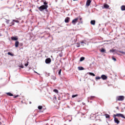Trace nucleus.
<instances>
[{
    "label": "nucleus",
    "mask_w": 125,
    "mask_h": 125,
    "mask_svg": "<svg viewBox=\"0 0 125 125\" xmlns=\"http://www.w3.org/2000/svg\"><path fill=\"white\" fill-rule=\"evenodd\" d=\"M116 117H120L121 118H123V119H125V115H124V114H123L117 113L116 114H114L113 118L114 119V123H115V124H117V125H119V124H120V121H119V119H118Z\"/></svg>",
    "instance_id": "f257e3e1"
},
{
    "label": "nucleus",
    "mask_w": 125,
    "mask_h": 125,
    "mask_svg": "<svg viewBox=\"0 0 125 125\" xmlns=\"http://www.w3.org/2000/svg\"><path fill=\"white\" fill-rule=\"evenodd\" d=\"M48 8V5H42L40 7H39L38 8V9L39 10H40V11H43V10H46V11H48L47 10Z\"/></svg>",
    "instance_id": "f03ea898"
},
{
    "label": "nucleus",
    "mask_w": 125,
    "mask_h": 125,
    "mask_svg": "<svg viewBox=\"0 0 125 125\" xmlns=\"http://www.w3.org/2000/svg\"><path fill=\"white\" fill-rule=\"evenodd\" d=\"M124 100H125V96H119L116 98V101H124Z\"/></svg>",
    "instance_id": "7ed1b4c3"
},
{
    "label": "nucleus",
    "mask_w": 125,
    "mask_h": 125,
    "mask_svg": "<svg viewBox=\"0 0 125 125\" xmlns=\"http://www.w3.org/2000/svg\"><path fill=\"white\" fill-rule=\"evenodd\" d=\"M78 20H79V18H77L75 19H74L72 21V23L73 25H76V23H77L78 22Z\"/></svg>",
    "instance_id": "20e7f679"
},
{
    "label": "nucleus",
    "mask_w": 125,
    "mask_h": 125,
    "mask_svg": "<svg viewBox=\"0 0 125 125\" xmlns=\"http://www.w3.org/2000/svg\"><path fill=\"white\" fill-rule=\"evenodd\" d=\"M45 63L46 64H49V63H50V62H51V59L50 58H47L46 60H45Z\"/></svg>",
    "instance_id": "39448f33"
},
{
    "label": "nucleus",
    "mask_w": 125,
    "mask_h": 125,
    "mask_svg": "<svg viewBox=\"0 0 125 125\" xmlns=\"http://www.w3.org/2000/svg\"><path fill=\"white\" fill-rule=\"evenodd\" d=\"M12 41H18V36H13L11 38Z\"/></svg>",
    "instance_id": "423d86ee"
},
{
    "label": "nucleus",
    "mask_w": 125,
    "mask_h": 125,
    "mask_svg": "<svg viewBox=\"0 0 125 125\" xmlns=\"http://www.w3.org/2000/svg\"><path fill=\"white\" fill-rule=\"evenodd\" d=\"M90 3H91V0H87L86 3V6H89L90 5Z\"/></svg>",
    "instance_id": "0eeeda50"
},
{
    "label": "nucleus",
    "mask_w": 125,
    "mask_h": 125,
    "mask_svg": "<svg viewBox=\"0 0 125 125\" xmlns=\"http://www.w3.org/2000/svg\"><path fill=\"white\" fill-rule=\"evenodd\" d=\"M109 7H110L109 5H108L107 4H104V7H103V8H105L106 9H107L108 8H109Z\"/></svg>",
    "instance_id": "6e6552de"
},
{
    "label": "nucleus",
    "mask_w": 125,
    "mask_h": 125,
    "mask_svg": "<svg viewBox=\"0 0 125 125\" xmlns=\"http://www.w3.org/2000/svg\"><path fill=\"white\" fill-rule=\"evenodd\" d=\"M70 21V18L69 17H66L64 20L65 23H69Z\"/></svg>",
    "instance_id": "1a4fd4ad"
},
{
    "label": "nucleus",
    "mask_w": 125,
    "mask_h": 125,
    "mask_svg": "<svg viewBox=\"0 0 125 125\" xmlns=\"http://www.w3.org/2000/svg\"><path fill=\"white\" fill-rule=\"evenodd\" d=\"M101 78H102L103 80H107V77L105 75H102L101 76Z\"/></svg>",
    "instance_id": "9d476101"
},
{
    "label": "nucleus",
    "mask_w": 125,
    "mask_h": 125,
    "mask_svg": "<svg viewBox=\"0 0 125 125\" xmlns=\"http://www.w3.org/2000/svg\"><path fill=\"white\" fill-rule=\"evenodd\" d=\"M15 47H18V45H19V42L18 41H16L15 43Z\"/></svg>",
    "instance_id": "9b49d317"
},
{
    "label": "nucleus",
    "mask_w": 125,
    "mask_h": 125,
    "mask_svg": "<svg viewBox=\"0 0 125 125\" xmlns=\"http://www.w3.org/2000/svg\"><path fill=\"white\" fill-rule=\"evenodd\" d=\"M6 94L8 95V96H13V94L10 92L6 93Z\"/></svg>",
    "instance_id": "f8f14e48"
},
{
    "label": "nucleus",
    "mask_w": 125,
    "mask_h": 125,
    "mask_svg": "<svg viewBox=\"0 0 125 125\" xmlns=\"http://www.w3.org/2000/svg\"><path fill=\"white\" fill-rule=\"evenodd\" d=\"M78 68V70H79L80 71L84 70V68L82 66H79Z\"/></svg>",
    "instance_id": "ddd939ff"
},
{
    "label": "nucleus",
    "mask_w": 125,
    "mask_h": 125,
    "mask_svg": "<svg viewBox=\"0 0 125 125\" xmlns=\"http://www.w3.org/2000/svg\"><path fill=\"white\" fill-rule=\"evenodd\" d=\"M121 10H122V11H125V5H122L121 7Z\"/></svg>",
    "instance_id": "4468645a"
},
{
    "label": "nucleus",
    "mask_w": 125,
    "mask_h": 125,
    "mask_svg": "<svg viewBox=\"0 0 125 125\" xmlns=\"http://www.w3.org/2000/svg\"><path fill=\"white\" fill-rule=\"evenodd\" d=\"M90 23L91 24V25H95V20L91 21Z\"/></svg>",
    "instance_id": "2eb2a0df"
},
{
    "label": "nucleus",
    "mask_w": 125,
    "mask_h": 125,
    "mask_svg": "<svg viewBox=\"0 0 125 125\" xmlns=\"http://www.w3.org/2000/svg\"><path fill=\"white\" fill-rule=\"evenodd\" d=\"M89 75H90V76H93V77H95V74L92 72H89Z\"/></svg>",
    "instance_id": "dca6fc26"
},
{
    "label": "nucleus",
    "mask_w": 125,
    "mask_h": 125,
    "mask_svg": "<svg viewBox=\"0 0 125 125\" xmlns=\"http://www.w3.org/2000/svg\"><path fill=\"white\" fill-rule=\"evenodd\" d=\"M94 98H95V96H91L88 98V99H90V100H92V99H94Z\"/></svg>",
    "instance_id": "f3484780"
},
{
    "label": "nucleus",
    "mask_w": 125,
    "mask_h": 125,
    "mask_svg": "<svg viewBox=\"0 0 125 125\" xmlns=\"http://www.w3.org/2000/svg\"><path fill=\"white\" fill-rule=\"evenodd\" d=\"M104 116L106 119L110 118V115L109 114H105Z\"/></svg>",
    "instance_id": "a211bd4d"
},
{
    "label": "nucleus",
    "mask_w": 125,
    "mask_h": 125,
    "mask_svg": "<svg viewBox=\"0 0 125 125\" xmlns=\"http://www.w3.org/2000/svg\"><path fill=\"white\" fill-rule=\"evenodd\" d=\"M84 60V57H82L80 58V62H82V61H83Z\"/></svg>",
    "instance_id": "6ab92c4d"
},
{
    "label": "nucleus",
    "mask_w": 125,
    "mask_h": 125,
    "mask_svg": "<svg viewBox=\"0 0 125 125\" xmlns=\"http://www.w3.org/2000/svg\"><path fill=\"white\" fill-rule=\"evenodd\" d=\"M106 52V50H105V49L102 48V49L101 50V52Z\"/></svg>",
    "instance_id": "aec40b11"
},
{
    "label": "nucleus",
    "mask_w": 125,
    "mask_h": 125,
    "mask_svg": "<svg viewBox=\"0 0 125 125\" xmlns=\"http://www.w3.org/2000/svg\"><path fill=\"white\" fill-rule=\"evenodd\" d=\"M51 79H52V80H53V81H55V80H56V77H55L54 76H52Z\"/></svg>",
    "instance_id": "412c9836"
},
{
    "label": "nucleus",
    "mask_w": 125,
    "mask_h": 125,
    "mask_svg": "<svg viewBox=\"0 0 125 125\" xmlns=\"http://www.w3.org/2000/svg\"><path fill=\"white\" fill-rule=\"evenodd\" d=\"M38 108L39 110H42V109L43 107L42 105H39V106H38Z\"/></svg>",
    "instance_id": "4be33fe9"
},
{
    "label": "nucleus",
    "mask_w": 125,
    "mask_h": 125,
    "mask_svg": "<svg viewBox=\"0 0 125 125\" xmlns=\"http://www.w3.org/2000/svg\"><path fill=\"white\" fill-rule=\"evenodd\" d=\"M54 92H55L56 93H58V90L55 89L53 90Z\"/></svg>",
    "instance_id": "5701e85b"
},
{
    "label": "nucleus",
    "mask_w": 125,
    "mask_h": 125,
    "mask_svg": "<svg viewBox=\"0 0 125 125\" xmlns=\"http://www.w3.org/2000/svg\"><path fill=\"white\" fill-rule=\"evenodd\" d=\"M77 96H78V94H76V95H73L72 96V98H75V97H77Z\"/></svg>",
    "instance_id": "b1692460"
},
{
    "label": "nucleus",
    "mask_w": 125,
    "mask_h": 125,
    "mask_svg": "<svg viewBox=\"0 0 125 125\" xmlns=\"http://www.w3.org/2000/svg\"><path fill=\"white\" fill-rule=\"evenodd\" d=\"M118 52L122 53V54H125V52L123 51H118Z\"/></svg>",
    "instance_id": "393cba45"
},
{
    "label": "nucleus",
    "mask_w": 125,
    "mask_h": 125,
    "mask_svg": "<svg viewBox=\"0 0 125 125\" xmlns=\"http://www.w3.org/2000/svg\"><path fill=\"white\" fill-rule=\"evenodd\" d=\"M43 4L44 5H48L47 4H48V3L46 1H44L43 2Z\"/></svg>",
    "instance_id": "a878e982"
},
{
    "label": "nucleus",
    "mask_w": 125,
    "mask_h": 125,
    "mask_svg": "<svg viewBox=\"0 0 125 125\" xmlns=\"http://www.w3.org/2000/svg\"><path fill=\"white\" fill-rule=\"evenodd\" d=\"M13 22H16V23H19V21L13 20Z\"/></svg>",
    "instance_id": "bb28decb"
},
{
    "label": "nucleus",
    "mask_w": 125,
    "mask_h": 125,
    "mask_svg": "<svg viewBox=\"0 0 125 125\" xmlns=\"http://www.w3.org/2000/svg\"><path fill=\"white\" fill-rule=\"evenodd\" d=\"M8 55H10L11 56H13V55L12 54V53H10V52H8Z\"/></svg>",
    "instance_id": "cd10ccee"
},
{
    "label": "nucleus",
    "mask_w": 125,
    "mask_h": 125,
    "mask_svg": "<svg viewBox=\"0 0 125 125\" xmlns=\"http://www.w3.org/2000/svg\"><path fill=\"white\" fill-rule=\"evenodd\" d=\"M100 79H101V77H96V80H100Z\"/></svg>",
    "instance_id": "c85d7f7f"
},
{
    "label": "nucleus",
    "mask_w": 125,
    "mask_h": 125,
    "mask_svg": "<svg viewBox=\"0 0 125 125\" xmlns=\"http://www.w3.org/2000/svg\"><path fill=\"white\" fill-rule=\"evenodd\" d=\"M28 63H29V62H27V63H25V64H24V65L25 66V67H28V65H29V64H28Z\"/></svg>",
    "instance_id": "c756f323"
},
{
    "label": "nucleus",
    "mask_w": 125,
    "mask_h": 125,
    "mask_svg": "<svg viewBox=\"0 0 125 125\" xmlns=\"http://www.w3.org/2000/svg\"><path fill=\"white\" fill-rule=\"evenodd\" d=\"M58 74L59 75H61V69H60L59 72H58Z\"/></svg>",
    "instance_id": "7c9ffc66"
},
{
    "label": "nucleus",
    "mask_w": 125,
    "mask_h": 125,
    "mask_svg": "<svg viewBox=\"0 0 125 125\" xmlns=\"http://www.w3.org/2000/svg\"><path fill=\"white\" fill-rule=\"evenodd\" d=\"M112 59L114 60V61H117V59L114 57H112Z\"/></svg>",
    "instance_id": "2f4dec72"
},
{
    "label": "nucleus",
    "mask_w": 125,
    "mask_h": 125,
    "mask_svg": "<svg viewBox=\"0 0 125 125\" xmlns=\"http://www.w3.org/2000/svg\"><path fill=\"white\" fill-rule=\"evenodd\" d=\"M19 96L18 95L15 96L14 97V98H17V97H18Z\"/></svg>",
    "instance_id": "473e14b6"
},
{
    "label": "nucleus",
    "mask_w": 125,
    "mask_h": 125,
    "mask_svg": "<svg viewBox=\"0 0 125 125\" xmlns=\"http://www.w3.org/2000/svg\"><path fill=\"white\" fill-rule=\"evenodd\" d=\"M6 22L7 24H8L9 23V20H7Z\"/></svg>",
    "instance_id": "72a5a7b5"
},
{
    "label": "nucleus",
    "mask_w": 125,
    "mask_h": 125,
    "mask_svg": "<svg viewBox=\"0 0 125 125\" xmlns=\"http://www.w3.org/2000/svg\"><path fill=\"white\" fill-rule=\"evenodd\" d=\"M11 25H10V26H12V25H14V23L13 21H12L11 23Z\"/></svg>",
    "instance_id": "f704fd0d"
},
{
    "label": "nucleus",
    "mask_w": 125,
    "mask_h": 125,
    "mask_svg": "<svg viewBox=\"0 0 125 125\" xmlns=\"http://www.w3.org/2000/svg\"><path fill=\"white\" fill-rule=\"evenodd\" d=\"M20 68H24V66L23 65H20Z\"/></svg>",
    "instance_id": "c9c22d12"
},
{
    "label": "nucleus",
    "mask_w": 125,
    "mask_h": 125,
    "mask_svg": "<svg viewBox=\"0 0 125 125\" xmlns=\"http://www.w3.org/2000/svg\"><path fill=\"white\" fill-rule=\"evenodd\" d=\"M54 99H55V100H56V99H57V98H56V96H54Z\"/></svg>",
    "instance_id": "e433bc0d"
},
{
    "label": "nucleus",
    "mask_w": 125,
    "mask_h": 125,
    "mask_svg": "<svg viewBox=\"0 0 125 125\" xmlns=\"http://www.w3.org/2000/svg\"><path fill=\"white\" fill-rule=\"evenodd\" d=\"M78 44V46L77 45V47H80V44Z\"/></svg>",
    "instance_id": "4c0bfd02"
},
{
    "label": "nucleus",
    "mask_w": 125,
    "mask_h": 125,
    "mask_svg": "<svg viewBox=\"0 0 125 125\" xmlns=\"http://www.w3.org/2000/svg\"><path fill=\"white\" fill-rule=\"evenodd\" d=\"M29 104H32V102H30Z\"/></svg>",
    "instance_id": "58836bf2"
},
{
    "label": "nucleus",
    "mask_w": 125,
    "mask_h": 125,
    "mask_svg": "<svg viewBox=\"0 0 125 125\" xmlns=\"http://www.w3.org/2000/svg\"><path fill=\"white\" fill-rule=\"evenodd\" d=\"M58 100H60V98H58Z\"/></svg>",
    "instance_id": "ea45409f"
},
{
    "label": "nucleus",
    "mask_w": 125,
    "mask_h": 125,
    "mask_svg": "<svg viewBox=\"0 0 125 125\" xmlns=\"http://www.w3.org/2000/svg\"><path fill=\"white\" fill-rule=\"evenodd\" d=\"M80 21L82 20V18L80 19Z\"/></svg>",
    "instance_id": "a19ab883"
},
{
    "label": "nucleus",
    "mask_w": 125,
    "mask_h": 125,
    "mask_svg": "<svg viewBox=\"0 0 125 125\" xmlns=\"http://www.w3.org/2000/svg\"><path fill=\"white\" fill-rule=\"evenodd\" d=\"M0 125H1V122H0Z\"/></svg>",
    "instance_id": "79ce46f5"
},
{
    "label": "nucleus",
    "mask_w": 125,
    "mask_h": 125,
    "mask_svg": "<svg viewBox=\"0 0 125 125\" xmlns=\"http://www.w3.org/2000/svg\"><path fill=\"white\" fill-rule=\"evenodd\" d=\"M74 1H75V0H73Z\"/></svg>",
    "instance_id": "37998d69"
},
{
    "label": "nucleus",
    "mask_w": 125,
    "mask_h": 125,
    "mask_svg": "<svg viewBox=\"0 0 125 125\" xmlns=\"http://www.w3.org/2000/svg\"><path fill=\"white\" fill-rule=\"evenodd\" d=\"M124 109H125V107H124Z\"/></svg>",
    "instance_id": "c03bdc74"
}]
</instances>
